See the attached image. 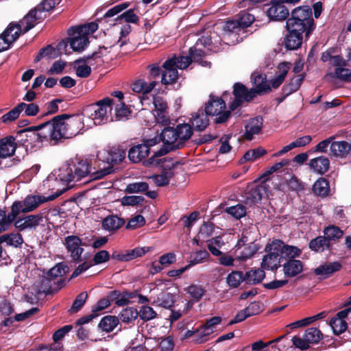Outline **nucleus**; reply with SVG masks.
<instances>
[{"label":"nucleus","mask_w":351,"mask_h":351,"mask_svg":"<svg viewBox=\"0 0 351 351\" xmlns=\"http://www.w3.org/2000/svg\"><path fill=\"white\" fill-rule=\"evenodd\" d=\"M119 323V319L112 315H107L104 317L99 324V327L106 332L112 331Z\"/></svg>","instance_id":"nucleus-38"},{"label":"nucleus","mask_w":351,"mask_h":351,"mask_svg":"<svg viewBox=\"0 0 351 351\" xmlns=\"http://www.w3.org/2000/svg\"><path fill=\"white\" fill-rule=\"evenodd\" d=\"M255 21V16L243 10L237 15L236 20L226 21L223 27L222 40L227 45H235L243 40L240 34H244L245 29L250 27Z\"/></svg>","instance_id":"nucleus-4"},{"label":"nucleus","mask_w":351,"mask_h":351,"mask_svg":"<svg viewBox=\"0 0 351 351\" xmlns=\"http://www.w3.org/2000/svg\"><path fill=\"white\" fill-rule=\"evenodd\" d=\"M245 282V275L242 271H233L226 278V282L230 287L236 288L243 282Z\"/></svg>","instance_id":"nucleus-43"},{"label":"nucleus","mask_w":351,"mask_h":351,"mask_svg":"<svg viewBox=\"0 0 351 351\" xmlns=\"http://www.w3.org/2000/svg\"><path fill=\"white\" fill-rule=\"evenodd\" d=\"M68 34L70 36L69 44L71 48L74 51L81 52L88 46L89 43L88 38L80 34L73 27H71L69 29Z\"/></svg>","instance_id":"nucleus-17"},{"label":"nucleus","mask_w":351,"mask_h":351,"mask_svg":"<svg viewBox=\"0 0 351 351\" xmlns=\"http://www.w3.org/2000/svg\"><path fill=\"white\" fill-rule=\"evenodd\" d=\"M149 184L145 182H136L127 185L125 191L128 193H138L147 191Z\"/></svg>","instance_id":"nucleus-53"},{"label":"nucleus","mask_w":351,"mask_h":351,"mask_svg":"<svg viewBox=\"0 0 351 351\" xmlns=\"http://www.w3.org/2000/svg\"><path fill=\"white\" fill-rule=\"evenodd\" d=\"M64 245L71 257L75 261H79L84 252L80 238L75 235L67 236L64 239Z\"/></svg>","instance_id":"nucleus-16"},{"label":"nucleus","mask_w":351,"mask_h":351,"mask_svg":"<svg viewBox=\"0 0 351 351\" xmlns=\"http://www.w3.org/2000/svg\"><path fill=\"white\" fill-rule=\"evenodd\" d=\"M16 214L12 213V205L10 212L7 214L6 211L0 208V230H5L16 219Z\"/></svg>","instance_id":"nucleus-40"},{"label":"nucleus","mask_w":351,"mask_h":351,"mask_svg":"<svg viewBox=\"0 0 351 351\" xmlns=\"http://www.w3.org/2000/svg\"><path fill=\"white\" fill-rule=\"evenodd\" d=\"M245 275V282L250 285L260 283L265 276L263 269H250Z\"/></svg>","instance_id":"nucleus-35"},{"label":"nucleus","mask_w":351,"mask_h":351,"mask_svg":"<svg viewBox=\"0 0 351 351\" xmlns=\"http://www.w3.org/2000/svg\"><path fill=\"white\" fill-rule=\"evenodd\" d=\"M67 271L68 267L65 263L56 264L42 278L40 291L47 293L59 289L64 282L62 277L66 274Z\"/></svg>","instance_id":"nucleus-7"},{"label":"nucleus","mask_w":351,"mask_h":351,"mask_svg":"<svg viewBox=\"0 0 351 351\" xmlns=\"http://www.w3.org/2000/svg\"><path fill=\"white\" fill-rule=\"evenodd\" d=\"M172 175L171 171H163L160 174L149 176L148 178L152 180L156 186H164L169 184Z\"/></svg>","instance_id":"nucleus-48"},{"label":"nucleus","mask_w":351,"mask_h":351,"mask_svg":"<svg viewBox=\"0 0 351 351\" xmlns=\"http://www.w3.org/2000/svg\"><path fill=\"white\" fill-rule=\"evenodd\" d=\"M115 45L108 47H99L98 50L92 53L91 56H87V60L90 65H94L93 61H95L97 64H101L104 62L103 58L106 56L114 48Z\"/></svg>","instance_id":"nucleus-30"},{"label":"nucleus","mask_w":351,"mask_h":351,"mask_svg":"<svg viewBox=\"0 0 351 351\" xmlns=\"http://www.w3.org/2000/svg\"><path fill=\"white\" fill-rule=\"evenodd\" d=\"M23 239L19 233L5 234L0 237V243H6L7 245L19 247L22 245Z\"/></svg>","instance_id":"nucleus-39"},{"label":"nucleus","mask_w":351,"mask_h":351,"mask_svg":"<svg viewBox=\"0 0 351 351\" xmlns=\"http://www.w3.org/2000/svg\"><path fill=\"white\" fill-rule=\"evenodd\" d=\"M130 113V111L129 108L123 103H120L116 105L114 109L116 121H120L126 119Z\"/></svg>","instance_id":"nucleus-60"},{"label":"nucleus","mask_w":351,"mask_h":351,"mask_svg":"<svg viewBox=\"0 0 351 351\" xmlns=\"http://www.w3.org/2000/svg\"><path fill=\"white\" fill-rule=\"evenodd\" d=\"M330 325L335 335H341L344 332L347 328V322L339 318H332L330 322Z\"/></svg>","instance_id":"nucleus-54"},{"label":"nucleus","mask_w":351,"mask_h":351,"mask_svg":"<svg viewBox=\"0 0 351 351\" xmlns=\"http://www.w3.org/2000/svg\"><path fill=\"white\" fill-rule=\"evenodd\" d=\"M48 197L43 195H27L23 201H16L12 204V213L16 217L21 213H29L47 202Z\"/></svg>","instance_id":"nucleus-12"},{"label":"nucleus","mask_w":351,"mask_h":351,"mask_svg":"<svg viewBox=\"0 0 351 351\" xmlns=\"http://www.w3.org/2000/svg\"><path fill=\"white\" fill-rule=\"evenodd\" d=\"M282 241L275 240L267 244L265 247L267 254L263 256L261 262V268L266 270H275L280 266V247Z\"/></svg>","instance_id":"nucleus-9"},{"label":"nucleus","mask_w":351,"mask_h":351,"mask_svg":"<svg viewBox=\"0 0 351 351\" xmlns=\"http://www.w3.org/2000/svg\"><path fill=\"white\" fill-rule=\"evenodd\" d=\"M42 221L43 216L41 214L30 215L16 219L14 222V226L20 231L36 229Z\"/></svg>","instance_id":"nucleus-18"},{"label":"nucleus","mask_w":351,"mask_h":351,"mask_svg":"<svg viewBox=\"0 0 351 351\" xmlns=\"http://www.w3.org/2000/svg\"><path fill=\"white\" fill-rule=\"evenodd\" d=\"M330 247V243L325 237V236L317 237L314 239H312L309 243V247L315 252H323L325 250L328 249Z\"/></svg>","instance_id":"nucleus-41"},{"label":"nucleus","mask_w":351,"mask_h":351,"mask_svg":"<svg viewBox=\"0 0 351 351\" xmlns=\"http://www.w3.org/2000/svg\"><path fill=\"white\" fill-rule=\"evenodd\" d=\"M112 99L105 97L95 104L86 106L83 110L84 127L91 128L93 125H99L108 122V112L112 110Z\"/></svg>","instance_id":"nucleus-6"},{"label":"nucleus","mask_w":351,"mask_h":351,"mask_svg":"<svg viewBox=\"0 0 351 351\" xmlns=\"http://www.w3.org/2000/svg\"><path fill=\"white\" fill-rule=\"evenodd\" d=\"M258 246L254 242H250L245 246L241 250L238 251L237 253V258L241 261H245L250 258L258 250Z\"/></svg>","instance_id":"nucleus-37"},{"label":"nucleus","mask_w":351,"mask_h":351,"mask_svg":"<svg viewBox=\"0 0 351 351\" xmlns=\"http://www.w3.org/2000/svg\"><path fill=\"white\" fill-rule=\"evenodd\" d=\"M226 212L236 219H241L246 214L245 207L242 204L228 207Z\"/></svg>","instance_id":"nucleus-61"},{"label":"nucleus","mask_w":351,"mask_h":351,"mask_svg":"<svg viewBox=\"0 0 351 351\" xmlns=\"http://www.w3.org/2000/svg\"><path fill=\"white\" fill-rule=\"evenodd\" d=\"M289 34L285 38V46L287 49L294 50L299 48L302 43V33L301 32L288 31Z\"/></svg>","instance_id":"nucleus-28"},{"label":"nucleus","mask_w":351,"mask_h":351,"mask_svg":"<svg viewBox=\"0 0 351 351\" xmlns=\"http://www.w3.org/2000/svg\"><path fill=\"white\" fill-rule=\"evenodd\" d=\"M313 192L319 196H326L328 194L330 188L328 180L324 178H319L313 184Z\"/></svg>","instance_id":"nucleus-42"},{"label":"nucleus","mask_w":351,"mask_h":351,"mask_svg":"<svg viewBox=\"0 0 351 351\" xmlns=\"http://www.w3.org/2000/svg\"><path fill=\"white\" fill-rule=\"evenodd\" d=\"M190 123L195 130L202 131L209 124L208 114L203 110H199L192 115V117L190 119Z\"/></svg>","instance_id":"nucleus-25"},{"label":"nucleus","mask_w":351,"mask_h":351,"mask_svg":"<svg viewBox=\"0 0 351 351\" xmlns=\"http://www.w3.org/2000/svg\"><path fill=\"white\" fill-rule=\"evenodd\" d=\"M76 31L82 36H87L89 34H93L97 29L98 25L95 22H90L87 24L73 27Z\"/></svg>","instance_id":"nucleus-56"},{"label":"nucleus","mask_w":351,"mask_h":351,"mask_svg":"<svg viewBox=\"0 0 351 351\" xmlns=\"http://www.w3.org/2000/svg\"><path fill=\"white\" fill-rule=\"evenodd\" d=\"M156 85V82L155 81H151L147 83L144 80L140 79L132 84V90L136 93L146 94L151 92Z\"/></svg>","instance_id":"nucleus-36"},{"label":"nucleus","mask_w":351,"mask_h":351,"mask_svg":"<svg viewBox=\"0 0 351 351\" xmlns=\"http://www.w3.org/2000/svg\"><path fill=\"white\" fill-rule=\"evenodd\" d=\"M308 165L317 173L324 174L329 169L330 161L327 157L322 156L312 158Z\"/></svg>","instance_id":"nucleus-27"},{"label":"nucleus","mask_w":351,"mask_h":351,"mask_svg":"<svg viewBox=\"0 0 351 351\" xmlns=\"http://www.w3.org/2000/svg\"><path fill=\"white\" fill-rule=\"evenodd\" d=\"M333 75L335 77L346 82H351V70L343 67L335 68Z\"/></svg>","instance_id":"nucleus-57"},{"label":"nucleus","mask_w":351,"mask_h":351,"mask_svg":"<svg viewBox=\"0 0 351 351\" xmlns=\"http://www.w3.org/2000/svg\"><path fill=\"white\" fill-rule=\"evenodd\" d=\"M233 93L234 99L230 104L231 110H235L243 101H250L256 97V93L254 90H247L245 86L240 83H236L234 85Z\"/></svg>","instance_id":"nucleus-13"},{"label":"nucleus","mask_w":351,"mask_h":351,"mask_svg":"<svg viewBox=\"0 0 351 351\" xmlns=\"http://www.w3.org/2000/svg\"><path fill=\"white\" fill-rule=\"evenodd\" d=\"M282 267L285 276L293 278L302 271L303 264L300 260L289 259L283 264Z\"/></svg>","instance_id":"nucleus-23"},{"label":"nucleus","mask_w":351,"mask_h":351,"mask_svg":"<svg viewBox=\"0 0 351 351\" xmlns=\"http://www.w3.org/2000/svg\"><path fill=\"white\" fill-rule=\"evenodd\" d=\"M279 74L271 81V85L274 88H278L284 81L289 69V64L281 62L278 64Z\"/></svg>","instance_id":"nucleus-44"},{"label":"nucleus","mask_w":351,"mask_h":351,"mask_svg":"<svg viewBox=\"0 0 351 351\" xmlns=\"http://www.w3.org/2000/svg\"><path fill=\"white\" fill-rule=\"evenodd\" d=\"M23 105H17L13 109H12L8 112L3 114L1 119L3 123H10L14 120H16L19 117L20 113L21 112V107Z\"/></svg>","instance_id":"nucleus-58"},{"label":"nucleus","mask_w":351,"mask_h":351,"mask_svg":"<svg viewBox=\"0 0 351 351\" xmlns=\"http://www.w3.org/2000/svg\"><path fill=\"white\" fill-rule=\"evenodd\" d=\"M192 134V128L187 123L179 124L176 128H165L160 134V139L163 142L164 147L156 152L154 156H163L171 150L180 148Z\"/></svg>","instance_id":"nucleus-3"},{"label":"nucleus","mask_w":351,"mask_h":351,"mask_svg":"<svg viewBox=\"0 0 351 351\" xmlns=\"http://www.w3.org/2000/svg\"><path fill=\"white\" fill-rule=\"evenodd\" d=\"M84 127V120L80 115L69 117L66 114L56 116L50 121H47L37 127L40 138L50 140L57 143L63 139L71 138Z\"/></svg>","instance_id":"nucleus-2"},{"label":"nucleus","mask_w":351,"mask_h":351,"mask_svg":"<svg viewBox=\"0 0 351 351\" xmlns=\"http://www.w3.org/2000/svg\"><path fill=\"white\" fill-rule=\"evenodd\" d=\"M145 223V218L142 215H138L129 220L127 223L126 228L134 230L143 227Z\"/></svg>","instance_id":"nucleus-64"},{"label":"nucleus","mask_w":351,"mask_h":351,"mask_svg":"<svg viewBox=\"0 0 351 351\" xmlns=\"http://www.w3.org/2000/svg\"><path fill=\"white\" fill-rule=\"evenodd\" d=\"M190 61L188 57L173 56L167 60L162 64L164 71L162 73L161 82L163 84L174 83L178 78V69H184L189 66Z\"/></svg>","instance_id":"nucleus-8"},{"label":"nucleus","mask_w":351,"mask_h":351,"mask_svg":"<svg viewBox=\"0 0 351 351\" xmlns=\"http://www.w3.org/2000/svg\"><path fill=\"white\" fill-rule=\"evenodd\" d=\"M76 31L82 36H87L89 34H93L97 29L98 25L95 22H90L87 24L73 27Z\"/></svg>","instance_id":"nucleus-55"},{"label":"nucleus","mask_w":351,"mask_h":351,"mask_svg":"<svg viewBox=\"0 0 351 351\" xmlns=\"http://www.w3.org/2000/svg\"><path fill=\"white\" fill-rule=\"evenodd\" d=\"M109 169H103L99 171H92L89 163L83 159L75 158L65 162L58 170L53 171L47 178L49 186H60L57 190L59 194L68 189L71 182H76L88 177L90 180L100 179L109 174Z\"/></svg>","instance_id":"nucleus-1"},{"label":"nucleus","mask_w":351,"mask_h":351,"mask_svg":"<svg viewBox=\"0 0 351 351\" xmlns=\"http://www.w3.org/2000/svg\"><path fill=\"white\" fill-rule=\"evenodd\" d=\"M252 80L254 90L257 95H262L269 92L271 90L270 85L266 80V76L264 74L253 73L252 75Z\"/></svg>","instance_id":"nucleus-21"},{"label":"nucleus","mask_w":351,"mask_h":351,"mask_svg":"<svg viewBox=\"0 0 351 351\" xmlns=\"http://www.w3.org/2000/svg\"><path fill=\"white\" fill-rule=\"evenodd\" d=\"M324 233L329 243L330 241L339 239L343 235V232L339 227L335 226L326 228Z\"/></svg>","instance_id":"nucleus-50"},{"label":"nucleus","mask_w":351,"mask_h":351,"mask_svg":"<svg viewBox=\"0 0 351 351\" xmlns=\"http://www.w3.org/2000/svg\"><path fill=\"white\" fill-rule=\"evenodd\" d=\"M210 50V49H204L199 47L196 48L195 45H194L193 47L190 48L189 56H187L186 57L189 58L190 64L192 62H199L202 63L200 62L202 58L208 55Z\"/></svg>","instance_id":"nucleus-47"},{"label":"nucleus","mask_w":351,"mask_h":351,"mask_svg":"<svg viewBox=\"0 0 351 351\" xmlns=\"http://www.w3.org/2000/svg\"><path fill=\"white\" fill-rule=\"evenodd\" d=\"M281 256L285 255L289 259H294L295 257L299 256L302 252L301 250L293 245H285L282 242V247H280Z\"/></svg>","instance_id":"nucleus-51"},{"label":"nucleus","mask_w":351,"mask_h":351,"mask_svg":"<svg viewBox=\"0 0 351 351\" xmlns=\"http://www.w3.org/2000/svg\"><path fill=\"white\" fill-rule=\"evenodd\" d=\"M263 127V119L261 117H256L251 119L245 126V138L252 140L254 135L257 134L261 130Z\"/></svg>","instance_id":"nucleus-24"},{"label":"nucleus","mask_w":351,"mask_h":351,"mask_svg":"<svg viewBox=\"0 0 351 351\" xmlns=\"http://www.w3.org/2000/svg\"><path fill=\"white\" fill-rule=\"evenodd\" d=\"M149 153V149L147 145L143 144L137 145L131 147L128 152V158L133 162H138L146 158Z\"/></svg>","instance_id":"nucleus-26"},{"label":"nucleus","mask_w":351,"mask_h":351,"mask_svg":"<svg viewBox=\"0 0 351 351\" xmlns=\"http://www.w3.org/2000/svg\"><path fill=\"white\" fill-rule=\"evenodd\" d=\"M304 77L305 75L304 74L298 75L293 77L289 84L285 85L282 88L285 95L288 96L296 92L301 86Z\"/></svg>","instance_id":"nucleus-33"},{"label":"nucleus","mask_w":351,"mask_h":351,"mask_svg":"<svg viewBox=\"0 0 351 351\" xmlns=\"http://www.w3.org/2000/svg\"><path fill=\"white\" fill-rule=\"evenodd\" d=\"M267 153L266 149L261 147L247 151L243 157L241 159L240 162H243L245 161L252 162L259 158Z\"/></svg>","instance_id":"nucleus-45"},{"label":"nucleus","mask_w":351,"mask_h":351,"mask_svg":"<svg viewBox=\"0 0 351 351\" xmlns=\"http://www.w3.org/2000/svg\"><path fill=\"white\" fill-rule=\"evenodd\" d=\"M40 8H34L30 10L27 14H26L22 20L20 21L19 24L10 23L9 26H12L13 29L15 27L19 29V36L21 33H26L35 25V23L38 19H40L42 16L38 13Z\"/></svg>","instance_id":"nucleus-15"},{"label":"nucleus","mask_w":351,"mask_h":351,"mask_svg":"<svg viewBox=\"0 0 351 351\" xmlns=\"http://www.w3.org/2000/svg\"><path fill=\"white\" fill-rule=\"evenodd\" d=\"M312 9L308 5L299 6L291 12V16L287 21L288 31L301 32L308 38L315 29V24L311 17Z\"/></svg>","instance_id":"nucleus-5"},{"label":"nucleus","mask_w":351,"mask_h":351,"mask_svg":"<svg viewBox=\"0 0 351 351\" xmlns=\"http://www.w3.org/2000/svg\"><path fill=\"white\" fill-rule=\"evenodd\" d=\"M19 28H14L12 26L8 27L0 35V52L10 48L11 45L19 38Z\"/></svg>","instance_id":"nucleus-19"},{"label":"nucleus","mask_w":351,"mask_h":351,"mask_svg":"<svg viewBox=\"0 0 351 351\" xmlns=\"http://www.w3.org/2000/svg\"><path fill=\"white\" fill-rule=\"evenodd\" d=\"M265 13L271 21H284L289 14L288 8L282 0H271Z\"/></svg>","instance_id":"nucleus-14"},{"label":"nucleus","mask_w":351,"mask_h":351,"mask_svg":"<svg viewBox=\"0 0 351 351\" xmlns=\"http://www.w3.org/2000/svg\"><path fill=\"white\" fill-rule=\"evenodd\" d=\"M16 149L15 138L12 136H6L0 140V154L3 158L12 156Z\"/></svg>","instance_id":"nucleus-22"},{"label":"nucleus","mask_w":351,"mask_h":351,"mask_svg":"<svg viewBox=\"0 0 351 351\" xmlns=\"http://www.w3.org/2000/svg\"><path fill=\"white\" fill-rule=\"evenodd\" d=\"M340 268L341 264L338 262L325 263L317 267L315 269V274L326 278L339 270Z\"/></svg>","instance_id":"nucleus-31"},{"label":"nucleus","mask_w":351,"mask_h":351,"mask_svg":"<svg viewBox=\"0 0 351 351\" xmlns=\"http://www.w3.org/2000/svg\"><path fill=\"white\" fill-rule=\"evenodd\" d=\"M123 19L127 24L128 23H138L139 21L138 16L134 13V10L130 9L125 12H123L121 15L119 16L116 21H119Z\"/></svg>","instance_id":"nucleus-62"},{"label":"nucleus","mask_w":351,"mask_h":351,"mask_svg":"<svg viewBox=\"0 0 351 351\" xmlns=\"http://www.w3.org/2000/svg\"><path fill=\"white\" fill-rule=\"evenodd\" d=\"M90 64L87 60V56L78 59L75 62V68L77 76L86 77L91 72Z\"/></svg>","instance_id":"nucleus-32"},{"label":"nucleus","mask_w":351,"mask_h":351,"mask_svg":"<svg viewBox=\"0 0 351 351\" xmlns=\"http://www.w3.org/2000/svg\"><path fill=\"white\" fill-rule=\"evenodd\" d=\"M125 156V153L124 151L121 150L119 149H111L108 152V156L107 157L108 163L114 165L121 162Z\"/></svg>","instance_id":"nucleus-52"},{"label":"nucleus","mask_w":351,"mask_h":351,"mask_svg":"<svg viewBox=\"0 0 351 351\" xmlns=\"http://www.w3.org/2000/svg\"><path fill=\"white\" fill-rule=\"evenodd\" d=\"M323 339L322 332L317 328H307L302 336L295 335L292 337L293 345L301 350H306L311 344H317Z\"/></svg>","instance_id":"nucleus-10"},{"label":"nucleus","mask_w":351,"mask_h":351,"mask_svg":"<svg viewBox=\"0 0 351 351\" xmlns=\"http://www.w3.org/2000/svg\"><path fill=\"white\" fill-rule=\"evenodd\" d=\"M330 154L341 158L351 156L350 143L346 141H333L330 146Z\"/></svg>","instance_id":"nucleus-20"},{"label":"nucleus","mask_w":351,"mask_h":351,"mask_svg":"<svg viewBox=\"0 0 351 351\" xmlns=\"http://www.w3.org/2000/svg\"><path fill=\"white\" fill-rule=\"evenodd\" d=\"M187 293L195 300H199L204 293V289L200 285H192L187 288Z\"/></svg>","instance_id":"nucleus-63"},{"label":"nucleus","mask_w":351,"mask_h":351,"mask_svg":"<svg viewBox=\"0 0 351 351\" xmlns=\"http://www.w3.org/2000/svg\"><path fill=\"white\" fill-rule=\"evenodd\" d=\"M226 108L225 101L221 98L214 99V96L210 95V99L206 105L205 112L208 115L215 116L216 123L226 122L230 117V111H224Z\"/></svg>","instance_id":"nucleus-11"},{"label":"nucleus","mask_w":351,"mask_h":351,"mask_svg":"<svg viewBox=\"0 0 351 351\" xmlns=\"http://www.w3.org/2000/svg\"><path fill=\"white\" fill-rule=\"evenodd\" d=\"M138 315L141 317V319L144 321H149L155 318L157 315L156 311L149 306H143L139 312H138Z\"/></svg>","instance_id":"nucleus-59"},{"label":"nucleus","mask_w":351,"mask_h":351,"mask_svg":"<svg viewBox=\"0 0 351 351\" xmlns=\"http://www.w3.org/2000/svg\"><path fill=\"white\" fill-rule=\"evenodd\" d=\"M38 311V308L34 307V308H32L31 309L27 310L23 313H19V314L16 315L14 317H8L7 318H5L2 321V326H10L13 324V322L14 321H16V322L23 321L25 319L31 317L32 315H33Z\"/></svg>","instance_id":"nucleus-34"},{"label":"nucleus","mask_w":351,"mask_h":351,"mask_svg":"<svg viewBox=\"0 0 351 351\" xmlns=\"http://www.w3.org/2000/svg\"><path fill=\"white\" fill-rule=\"evenodd\" d=\"M137 317L138 311L132 307L123 309L119 315L120 320L124 323H130L135 320Z\"/></svg>","instance_id":"nucleus-49"},{"label":"nucleus","mask_w":351,"mask_h":351,"mask_svg":"<svg viewBox=\"0 0 351 351\" xmlns=\"http://www.w3.org/2000/svg\"><path fill=\"white\" fill-rule=\"evenodd\" d=\"M125 221L123 219L116 215H109L102 221V227L105 230L113 232L120 228Z\"/></svg>","instance_id":"nucleus-29"},{"label":"nucleus","mask_w":351,"mask_h":351,"mask_svg":"<svg viewBox=\"0 0 351 351\" xmlns=\"http://www.w3.org/2000/svg\"><path fill=\"white\" fill-rule=\"evenodd\" d=\"M155 302L160 306L169 308L174 303V296L171 293L162 292L158 295Z\"/></svg>","instance_id":"nucleus-46"}]
</instances>
